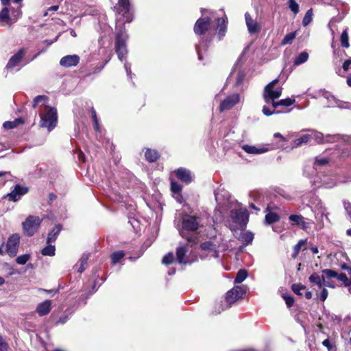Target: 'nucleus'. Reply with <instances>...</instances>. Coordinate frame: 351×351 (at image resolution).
<instances>
[{
    "label": "nucleus",
    "instance_id": "obj_1",
    "mask_svg": "<svg viewBox=\"0 0 351 351\" xmlns=\"http://www.w3.org/2000/svg\"><path fill=\"white\" fill-rule=\"evenodd\" d=\"M47 97L45 95L36 96L34 99L33 107H40L39 113L40 121L39 125L51 131L57 125V110L54 107L47 106Z\"/></svg>",
    "mask_w": 351,
    "mask_h": 351
},
{
    "label": "nucleus",
    "instance_id": "obj_2",
    "mask_svg": "<svg viewBox=\"0 0 351 351\" xmlns=\"http://www.w3.org/2000/svg\"><path fill=\"white\" fill-rule=\"evenodd\" d=\"M203 226V220L197 213H185L182 217V229H179L180 235L185 238L189 243H196V237L186 236L184 230L195 232Z\"/></svg>",
    "mask_w": 351,
    "mask_h": 351
},
{
    "label": "nucleus",
    "instance_id": "obj_3",
    "mask_svg": "<svg viewBox=\"0 0 351 351\" xmlns=\"http://www.w3.org/2000/svg\"><path fill=\"white\" fill-rule=\"evenodd\" d=\"M245 293L246 287L245 286L234 287L226 293L223 300L216 302L213 312L215 314H219L221 311L229 308L235 302L243 298Z\"/></svg>",
    "mask_w": 351,
    "mask_h": 351
},
{
    "label": "nucleus",
    "instance_id": "obj_4",
    "mask_svg": "<svg viewBox=\"0 0 351 351\" xmlns=\"http://www.w3.org/2000/svg\"><path fill=\"white\" fill-rule=\"evenodd\" d=\"M200 250L204 252L205 256L201 254V258H204L206 256L217 258L219 256V251H225L227 250V245L223 243V239L221 235L215 236L213 239L205 241L201 243Z\"/></svg>",
    "mask_w": 351,
    "mask_h": 351
},
{
    "label": "nucleus",
    "instance_id": "obj_5",
    "mask_svg": "<svg viewBox=\"0 0 351 351\" xmlns=\"http://www.w3.org/2000/svg\"><path fill=\"white\" fill-rule=\"evenodd\" d=\"M115 34V51L119 59L123 62L128 54L126 41L128 38L124 24L117 23Z\"/></svg>",
    "mask_w": 351,
    "mask_h": 351
},
{
    "label": "nucleus",
    "instance_id": "obj_6",
    "mask_svg": "<svg viewBox=\"0 0 351 351\" xmlns=\"http://www.w3.org/2000/svg\"><path fill=\"white\" fill-rule=\"evenodd\" d=\"M248 221V212L246 209L239 208L231 210L228 223L232 231L243 229Z\"/></svg>",
    "mask_w": 351,
    "mask_h": 351
},
{
    "label": "nucleus",
    "instance_id": "obj_7",
    "mask_svg": "<svg viewBox=\"0 0 351 351\" xmlns=\"http://www.w3.org/2000/svg\"><path fill=\"white\" fill-rule=\"evenodd\" d=\"M278 80L275 79L265 86L263 94V99L267 104L273 105L276 99H278L282 95V87L276 86Z\"/></svg>",
    "mask_w": 351,
    "mask_h": 351
},
{
    "label": "nucleus",
    "instance_id": "obj_8",
    "mask_svg": "<svg viewBox=\"0 0 351 351\" xmlns=\"http://www.w3.org/2000/svg\"><path fill=\"white\" fill-rule=\"evenodd\" d=\"M41 223L40 219L37 216L29 215L23 222V229L25 234L28 237L33 236L38 230Z\"/></svg>",
    "mask_w": 351,
    "mask_h": 351
},
{
    "label": "nucleus",
    "instance_id": "obj_9",
    "mask_svg": "<svg viewBox=\"0 0 351 351\" xmlns=\"http://www.w3.org/2000/svg\"><path fill=\"white\" fill-rule=\"evenodd\" d=\"M115 8L119 14H122L125 22L130 23L133 19V12L129 0H118Z\"/></svg>",
    "mask_w": 351,
    "mask_h": 351
},
{
    "label": "nucleus",
    "instance_id": "obj_10",
    "mask_svg": "<svg viewBox=\"0 0 351 351\" xmlns=\"http://www.w3.org/2000/svg\"><path fill=\"white\" fill-rule=\"evenodd\" d=\"M295 100L294 98H286L283 99H280L278 101H275L273 103L272 110H271L268 106H264L263 107V113L265 116H271L274 114H278L281 112L280 111H276V108H277L278 106H290L292 104L295 103Z\"/></svg>",
    "mask_w": 351,
    "mask_h": 351
},
{
    "label": "nucleus",
    "instance_id": "obj_11",
    "mask_svg": "<svg viewBox=\"0 0 351 351\" xmlns=\"http://www.w3.org/2000/svg\"><path fill=\"white\" fill-rule=\"evenodd\" d=\"M20 242V236L19 234H12L8 239L6 244V250L8 254L14 257L18 252Z\"/></svg>",
    "mask_w": 351,
    "mask_h": 351
},
{
    "label": "nucleus",
    "instance_id": "obj_12",
    "mask_svg": "<svg viewBox=\"0 0 351 351\" xmlns=\"http://www.w3.org/2000/svg\"><path fill=\"white\" fill-rule=\"evenodd\" d=\"M193 243H191L193 244ZM191 243L180 245L176 250V260L180 264H188L191 261L187 256V253L189 251Z\"/></svg>",
    "mask_w": 351,
    "mask_h": 351
},
{
    "label": "nucleus",
    "instance_id": "obj_13",
    "mask_svg": "<svg viewBox=\"0 0 351 351\" xmlns=\"http://www.w3.org/2000/svg\"><path fill=\"white\" fill-rule=\"evenodd\" d=\"M211 19L204 17L199 19L194 25V32L197 35L204 34L210 26Z\"/></svg>",
    "mask_w": 351,
    "mask_h": 351
},
{
    "label": "nucleus",
    "instance_id": "obj_14",
    "mask_svg": "<svg viewBox=\"0 0 351 351\" xmlns=\"http://www.w3.org/2000/svg\"><path fill=\"white\" fill-rule=\"evenodd\" d=\"M322 134L321 133H318L315 131H311V134H303L300 138L294 140L292 143V147L294 148L300 147L303 144H306L307 143H308L313 138L319 139L322 138Z\"/></svg>",
    "mask_w": 351,
    "mask_h": 351
},
{
    "label": "nucleus",
    "instance_id": "obj_15",
    "mask_svg": "<svg viewBox=\"0 0 351 351\" xmlns=\"http://www.w3.org/2000/svg\"><path fill=\"white\" fill-rule=\"evenodd\" d=\"M28 188L23 186L19 184H16L14 189L9 193L6 194L4 197L8 198L10 201L16 202L21 199V197L28 192Z\"/></svg>",
    "mask_w": 351,
    "mask_h": 351
},
{
    "label": "nucleus",
    "instance_id": "obj_16",
    "mask_svg": "<svg viewBox=\"0 0 351 351\" xmlns=\"http://www.w3.org/2000/svg\"><path fill=\"white\" fill-rule=\"evenodd\" d=\"M240 101V96L237 93L232 94L224 99L219 106L221 112L228 110L234 107Z\"/></svg>",
    "mask_w": 351,
    "mask_h": 351
},
{
    "label": "nucleus",
    "instance_id": "obj_17",
    "mask_svg": "<svg viewBox=\"0 0 351 351\" xmlns=\"http://www.w3.org/2000/svg\"><path fill=\"white\" fill-rule=\"evenodd\" d=\"M328 213L326 212V208L322 202H319L316 206L315 218L317 219V226L321 229L324 227V218L329 221Z\"/></svg>",
    "mask_w": 351,
    "mask_h": 351
},
{
    "label": "nucleus",
    "instance_id": "obj_18",
    "mask_svg": "<svg viewBox=\"0 0 351 351\" xmlns=\"http://www.w3.org/2000/svg\"><path fill=\"white\" fill-rule=\"evenodd\" d=\"M215 197L218 206H223L230 203V194L223 188L219 187L215 191Z\"/></svg>",
    "mask_w": 351,
    "mask_h": 351
},
{
    "label": "nucleus",
    "instance_id": "obj_19",
    "mask_svg": "<svg viewBox=\"0 0 351 351\" xmlns=\"http://www.w3.org/2000/svg\"><path fill=\"white\" fill-rule=\"evenodd\" d=\"M245 23H246V25L247 27L248 32L250 34H256V33H258L260 32V30H261L260 25L258 23V22L255 19H252V17L248 12H246L245 14Z\"/></svg>",
    "mask_w": 351,
    "mask_h": 351
},
{
    "label": "nucleus",
    "instance_id": "obj_20",
    "mask_svg": "<svg viewBox=\"0 0 351 351\" xmlns=\"http://www.w3.org/2000/svg\"><path fill=\"white\" fill-rule=\"evenodd\" d=\"M80 62V57L77 55H67L62 57L60 60V64L66 68L75 66Z\"/></svg>",
    "mask_w": 351,
    "mask_h": 351
},
{
    "label": "nucleus",
    "instance_id": "obj_21",
    "mask_svg": "<svg viewBox=\"0 0 351 351\" xmlns=\"http://www.w3.org/2000/svg\"><path fill=\"white\" fill-rule=\"evenodd\" d=\"M289 219L293 226H299L303 230H307L310 228V223L306 222L304 217L300 215H291Z\"/></svg>",
    "mask_w": 351,
    "mask_h": 351
},
{
    "label": "nucleus",
    "instance_id": "obj_22",
    "mask_svg": "<svg viewBox=\"0 0 351 351\" xmlns=\"http://www.w3.org/2000/svg\"><path fill=\"white\" fill-rule=\"evenodd\" d=\"M176 174L177 178L180 181L184 182L186 184L191 183L193 180V177L191 176V171L185 168L178 169L176 171Z\"/></svg>",
    "mask_w": 351,
    "mask_h": 351
},
{
    "label": "nucleus",
    "instance_id": "obj_23",
    "mask_svg": "<svg viewBox=\"0 0 351 351\" xmlns=\"http://www.w3.org/2000/svg\"><path fill=\"white\" fill-rule=\"evenodd\" d=\"M51 308V300H47L38 304L36 307V312L39 315L44 316L50 312Z\"/></svg>",
    "mask_w": 351,
    "mask_h": 351
},
{
    "label": "nucleus",
    "instance_id": "obj_24",
    "mask_svg": "<svg viewBox=\"0 0 351 351\" xmlns=\"http://www.w3.org/2000/svg\"><path fill=\"white\" fill-rule=\"evenodd\" d=\"M24 54L23 49H20L16 53H15L14 56H12L10 59L9 60L6 68L7 69H12L15 67L16 65L19 64V63L21 61L22 58Z\"/></svg>",
    "mask_w": 351,
    "mask_h": 351
},
{
    "label": "nucleus",
    "instance_id": "obj_25",
    "mask_svg": "<svg viewBox=\"0 0 351 351\" xmlns=\"http://www.w3.org/2000/svg\"><path fill=\"white\" fill-rule=\"evenodd\" d=\"M241 147L246 153L249 154H261L269 151V149L267 147L258 148L254 145H243Z\"/></svg>",
    "mask_w": 351,
    "mask_h": 351
},
{
    "label": "nucleus",
    "instance_id": "obj_26",
    "mask_svg": "<svg viewBox=\"0 0 351 351\" xmlns=\"http://www.w3.org/2000/svg\"><path fill=\"white\" fill-rule=\"evenodd\" d=\"M226 18H219L217 19V30L219 40H221L226 34L227 30Z\"/></svg>",
    "mask_w": 351,
    "mask_h": 351
},
{
    "label": "nucleus",
    "instance_id": "obj_27",
    "mask_svg": "<svg viewBox=\"0 0 351 351\" xmlns=\"http://www.w3.org/2000/svg\"><path fill=\"white\" fill-rule=\"evenodd\" d=\"M62 230L61 225H56L48 234L47 238V243H51L55 242L58 234Z\"/></svg>",
    "mask_w": 351,
    "mask_h": 351
},
{
    "label": "nucleus",
    "instance_id": "obj_28",
    "mask_svg": "<svg viewBox=\"0 0 351 351\" xmlns=\"http://www.w3.org/2000/svg\"><path fill=\"white\" fill-rule=\"evenodd\" d=\"M321 95L328 100V106L330 108L336 107L335 102L337 100L330 93L326 90H320Z\"/></svg>",
    "mask_w": 351,
    "mask_h": 351
},
{
    "label": "nucleus",
    "instance_id": "obj_29",
    "mask_svg": "<svg viewBox=\"0 0 351 351\" xmlns=\"http://www.w3.org/2000/svg\"><path fill=\"white\" fill-rule=\"evenodd\" d=\"M208 48L207 40L202 38L198 45H195V49L198 55V59L202 60L203 59V51H206Z\"/></svg>",
    "mask_w": 351,
    "mask_h": 351
},
{
    "label": "nucleus",
    "instance_id": "obj_30",
    "mask_svg": "<svg viewBox=\"0 0 351 351\" xmlns=\"http://www.w3.org/2000/svg\"><path fill=\"white\" fill-rule=\"evenodd\" d=\"M16 19L12 20L10 16V11L8 8H4L0 12V22H3L5 24H11L16 21Z\"/></svg>",
    "mask_w": 351,
    "mask_h": 351
},
{
    "label": "nucleus",
    "instance_id": "obj_31",
    "mask_svg": "<svg viewBox=\"0 0 351 351\" xmlns=\"http://www.w3.org/2000/svg\"><path fill=\"white\" fill-rule=\"evenodd\" d=\"M309 281L317 285L318 289H321L324 282V276H320L317 273H313L310 276Z\"/></svg>",
    "mask_w": 351,
    "mask_h": 351
},
{
    "label": "nucleus",
    "instance_id": "obj_32",
    "mask_svg": "<svg viewBox=\"0 0 351 351\" xmlns=\"http://www.w3.org/2000/svg\"><path fill=\"white\" fill-rule=\"evenodd\" d=\"M145 158L149 162L156 161L159 158V154L156 150L147 149L145 154Z\"/></svg>",
    "mask_w": 351,
    "mask_h": 351
},
{
    "label": "nucleus",
    "instance_id": "obj_33",
    "mask_svg": "<svg viewBox=\"0 0 351 351\" xmlns=\"http://www.w3.org/2000/svg\"><path fill=\"white\" fill-rule=\"evenodd\" d=\"M48 245L45 246L42 250L41 254L43 256H53L55 255L56 248L55 245H51V243H47Z\"/></svg>",
    "mask_w": 351,
    "mask_h": 351
},
{
    "label": "nucleus",
    "instance_id": "obj_34",
    "mask_svg": "<svg viewBox=\"0 0 351 351\" xmlns=\"http://www.w3.org/2000/svg\"><path fill=\"white\" fill-rule=\"evenodd\" d=\"M308 58V54L306 51L300 53L294 60L295 65H300L307 61Z\"/></svg>",
    "mask_w": 351,
    "mask_h": 351
},
{
    "label": "nucleus",
    "instance_id": "obj_35",
    "mask_svg": "<svg viewBox=\"0 0 351 351\" xmlns=\"http://www.w3.org/2000/svg\"><path fill=\"white\" fill-rule=\"evenodd\" d=\"M279 216L273 212H269L265 215V223L267 224H271L274 222H276L279 220Z\"/></svg>",
    "mask_w": 351,
    "mask_h": 351
},
{
    "label": "nucleus",
    "instance_id": "obj_36",
    "mask_svg": "<svg viewBox=\"0 0 351 351\" xmlns=\"http://www.w3.org/2000/svg\"><path fill=\"white\" fill-rule=\"evenodd\" d=\"M88 256L85 255V254H84L81 257V258L80 259V261H79L80 267L77 269V271L79 273H82L86 269V268L87 267V266H88Z\"/></svg>",
    "mask_w": 351,
    "mask_h": 351
},
{
    "label": "nucleus",
    "instance_id": "obj_37",
    "mask_svg": "<svg viewBox=\"0 0 351 351\" xmlns=\"http://www.w3.org/2000/svg\"><path fill=\"white\" fill-rule=\"evenodd\" d=\"M247 277V271L244 269H241L237 274V276L234 279V282L237 283V284L241 283L243 281H244L246 279Z\"/></svg>",
    "mask_w": 351,
    "mask_h": 351
},
{
    "label": "nucleus",
    "instance_id": "obj_38",
    "mask_svg": "<svg viewBox=\"0 0 351 351\" xmlns=\"http://www.w3.org/2000/svg\"><path fill=\"white\" fill-rule=\"evenodd\" d=\"M12 177L9 171H0V185H4L6 182L11 180Z\"/></svg>",
    "mask_w": 351,
    "mask_h": 351
},
{
    "label": "nucleus",
    "instance_id": "obj_39",
    "mask_svg": "<svg viewBox=\"0 0 351 351\" xmlns=\"http://www.w3.org/2000/svg\"><path fill=\"white\" fill-rule=\"evenodd\" d=\"M337 185V182L332 178H324L322 182V186L326 189H330Z\"/></svg>",
    "mask_w": 351,
    "mask_h": 351
},
{
    "label": "nucleus",
    "instance_id": "obj_40",
    "mask_svg": "<svg viewBox=\"0 0 351 351\" xmlns=\"http://www.w3.org/2000/svg\"><path fill=\"white\" fill-rule=\"evenodd\" d=\"M125 254L123 251H117L114 252L111 255V260L113 264H116L119 262V261L123 258Z\"/></svg>",
    "mask_w": 351,
    "mask_h": 351
},
{
    "label": "nucleus",
    "instance_id": "obj_41",
    "mask_svg": "<svg viewBox=\"0 0 351 351\" xmlns=\"http://www.w3.org/2000/svg\"><path fill=\"white\" fill-rule=\"evenodd\" d=\"M313 20V9L311 8L306 12L303 20L302 24L304 26H307Z\"/></svg>",
    "mask_w": 351,
    "mask_h": 351
},
{
    "label": "nucleus",
    "instance_id": "obj_42",
    "mask_svg": "<svg viewBox=\"0 0 351 351\" xmlns=\"http://www.w3.org/2000/svg\"><path fill=\"white\" fill-rule=\"evenodd\" d=\"M341 45L345 48H348L350 46L348 29H344L341 35Z\"/></svg>",
    "mask_w": 351,
    "mask_h": 351
},
{
    "label": "nucleus",
    "instance_id": "obj_43",
    "mask_svg": "<svg viewBox=\"0 0 351 351\" xmlns=\"http://www.w3.org/2000/svg\"><path fill=\"white\" fill-rule=\"evenodd\" d=\"M20 123H22L21 119H16L13 121H5L3 123V126L5 129H12L17 126V125Z\"/></svg>",
    "mask_w": 351,
    "mask_h": 351
},
{
    "label": "nucleus",
    "instance_id": "obj_44",
    "mask_svg": "<svg viewBox=\"0 0 351 351\" xmlns=\"http://www.w3.org/2000/svg\"><path fill=\"white\" fill-rule=\"evenodd\" d=\"M295 36H296L295 32H291V33L287 34L282 39L281 44L282 45L291 44L293 40L295 39Z\"/></svg>",
    "mask_w": 351,
    "mask_h": 351
},
{
    "label": "nucleus",
    "instance_id": "obj_45",
    "mask_svg": "<svg viewBox=\"0 0 351 351\" xmlns=\"http://www.w3.org/2000/svg\"><path fill=\"white\" fill-rule=\"evenodd\" d=\"M254 234L251 232H245L242 237V241L245 245H247L252 242Z\"/></svg>",
    "mask_w": 351,
    "mask_h": 351
},
{
    "label": "nucleus",
    "instance_id": "obj_46",
    "mask_svg": "<svg viewBox=\"0 0 351 351\" xmlns=\"http://www.w3.org/2000/svg\"><path fill=\"white\" fill-rule=\"evenodd\" d=\"M329 160L326 157L317 156L315 159L314 166H324L329 162Z\"/></svg>",
    "mask_w": 351,
    "mask_h": 351
},
{
    "label": "nucleus",
    "instance_id": "obj_47",
    "mask_svg": "<svg viewBox=\"0 0 351 351\" xmlns=\"http://www.w3.org/2000/svg\"><path fill=\"white\" fill-rule=\"evenodd\" d=\"M30 258L31 256L29 254H22L16 258V262L19 265H23L30 259Z\"/></svg>",
    "mask_w": 351,
    "mask_h": 351
},
{
    "label": "nucleus",
    "instance_id": "obj_48",
    "mask_svg": "<svg viewBox=\"0 0 351 351\" xmlns=\"http://www.w3.org/2000/svg\"><path fill=\"white\" fill-rule=\"evenodd\" d=\"M288 6L289 9L295 14L299 12V5L295 0H288Z\"/></svg>",
    "mask_w": 351,
    "mask_h": 351
},
{
    "label": "nucleus",
    "instance_id": "obj_49",
    "mask_svg": "<svg viewBox=\"0 0 351 351\" xmlns=\"http://www.w3.org/2000/svg\"><path fill=\"white\" fill-rule=\"evenodd\" d=\"M306 243V240H300L299 242L294 246V252L292 254L293 258H296L299 254L302 246Z\"/></svg>",
    "mask_w": 351,
    "mask_h": 351
},
{
    "label": "nucleus",
    "instance_id": "obj_50",
    "mask_svg": "<svg viewBox=\"0 0 351 351\" xmlns=\"http://www.w3.org/2000/svg\"><path fill=\"white\" fill-rule=\"evenodd\" d=\"M171 190L173 193H178L179 195L182 191V186L176 182L171 181Z\"/></svg>",
    "mask_w": 351,
    "mask_h": 351
},
{
    "label": "nucleus",
    "instance_id": "obj_51",
    "mask_svg": "<svg viewBox=\"0 0 351 351\" xmlns=\"http://www.w3.org/2000/svg\"><path fill=\"white\" fill-rule=\"evenodd\" d=\"M322 345L325 346L328 351H336V346L334 343H331L328 339L323 341Z\"/></svg>",
    "mask_w": 351,
    "mask_h": 351
},
{
    "label": "nucleus",
    "instance_id": "obj_52",
    "mask_svg": "<svg viewBox=\"0 0 351 351\" xmlns=\"http://www.w3.org/2000/svg\"><path fill=\"white\" fill-rule=\"evenodd\" d=\"M322 273L328 278H336L337 277V274H338L337 272H336L332 269H323Z\"/></svg>",
    "mask_w": 351,
    "mask_h": 351
},
{
    "label": "nucleus",
    "instance_id": "obj_53",
    "mask_svg": "<svg viewBox=\"0 0 351 351\" xmlns=\"http://www.w3.org/2000/svg\"><path fill=\"white\" fill-rule=\"evenodd\" d=\"M305 286L299 285V284H293L292 285V291L297 295H302V293H301L302 290L305 289Z\"/></svg>",
    "mask_w": 351,
    "mask_h": 351
},
{
    "label": "nucleus",
    "instance_id": "obj_54",
    "mask_svg": "<svg viewBox=\"0 0 351 351\" xmlns=\"http://www.w3.org/2000/svg\"><path fill=\"white\" fill-rule=\"evenodd\" d=\"M336 107L341 109H350L351 110V104L347 102H344L337 99L335 102Z\"/></svg>",
    "mask_w": 351,
    "mask_h": 351
},
{
    "label": "nucleus",
    "instance_id": "obj_55",
    "mask_svg": "<svg viewBox=\"0 0 351 351\" xmlns=\"http://www.w3.org/2000/svg\"><path fill=\"white\" fill-rule=\"evenodd\" d=\"M173 261V254L172 253H169L165 255L162 258V263L165 265L171 264Z\"/></svg>",
    "mask_w": 351,
    "mask_h": 351
},
{
    "label": "nucleus",
    "instance_id": "obj_56",
    "mask_svg": "<svg viewBox=\"0 0 351 351\" xmlns=\"http://www.w3.org/2000/svg\"><path fill=\"white\" fill-rule=\"evenodd\" d=\"M282 297L286 302L287 306L289 308L291 307L294 302V300H293V297H291V295H286V294L283 295Z\"/></svg>",
    "mask_w": 351,
    "mask_h": 351
},
{
    "label": "nucleus",
    "instance_id": "obj_57",
    "mask_svg": "<svg viewBox=\"0 0 351 351\" xmlns=\"http://www.w3.org/2000/svg\"><path fill=\"white\" fill-rule=\"evenodd\" d=\"M244 77H245V75L243 73V72H241V71H239L237 73L236 82H235L236 86H239L243 82Z\"/></svg>",
    "mask_w": 351,
    "mask_h": 351
},
{
    "label": "nucleus",
    "instance_id": "obj_58",
    "mask_svg": "<svg viewBox=\"0 0 351 351\" xmlns=\"http://www.w3.org/2000/svg\"><path fill=\"white\" fill-rule=\"evenodd\" d=\"M91 115L94 123V128L97 131L99 130L98 119L97 118L96 112L94 109L91 110Z\"/></svg>",
    "mask_w": 351,
    "mask_h": 351
},
{
    "label": "nucleus",
    "instance_id": "obj_59",
    "mask_svg": "<svg viewBox=\"0 0 351 351\" xmlns=\"http://www.w3.org/2000/svg\"><path fill=\"white\" fill-rule=\"evenodd\" d=\"M336 278L338 280L341 281L345 286H346V284L348 282V278L347 276L343 273L337 274V277Z\"/></svg>",
    "mask_w": 351,
    "mask_h": 351
},
{
    "label": "nucleus",
    "instance_id": "obj_60",
    "mask_svg": "<svg viewBox=\"0 0 351 351\" xmlns=\"http://www.w3.org/2000/svg\"><path fill=\"white\" fill-rule=\"evenodd\" d=\"M8 344L5 341L3 338L0 336V351H8Z\"/></svg>",
    "mask_w": 351,
    "mask_h": 351
},
{
    "label": "nucleus",
    "instance_id": "obj_61",
    "mask_svg": "<svg viewBox=\"0 0 351 351\" xmlns=\"http://www.w3.org/2000/svg\"><path fill=\"white\" fill-rule=\"evenodd\" d=\"M343 204L347 214L351 217V203L345 200Z\"/></svg>",
    "mask_w": 351,
    "mask_h": 351
},
{
    "label": "nucleus",
    "instance_id": "obj_62",
    "mask_svg": "<svg viewBox=\"0 0 351 351\" xmlns=\"http://www.w3.org/2000/svg\"><path fill=\"white\" fill-rule=\"evenodd\" d=\"M328 292L326 289L324 288L320 294V299L322 301H325L328 297Z\"/></svg>",
    "mask_w": 351,
    "mask_h": 351
},
{
    "label": "nucleus",
    "instance_id": "obj_63",
    "mask_svg": "<svg viewBox=\"0 0 351 351\" xmlns=\"http://www.w3.org/2000/svg\"><path fill=\"white\" fill-rule=\"evenodd\" d=\"M68 319H69L68 315H64L59 318V319L57 321L56 324H64L68 321Z\"/></svg>",
    "mask_w": 351,
    "mask_h": 351
},
{
    "label": "nucleus",
    "instance_id": "obj_64",
    "mask_svg": "<svg viewBox=\"0 0 351 351\" xmlns=\"http://www.w3.org/2000/svg\"><path fill=\"white\" fill-rule=\"evenodd\" d=\"M351 65V58L346 60L343 64V69L344 71L349 70Z\"/></svg>",
    "mask_w": 351,
    "mask_h": 351
}]
</instances>
